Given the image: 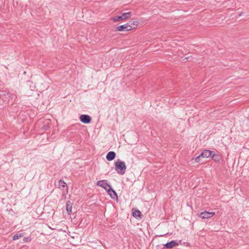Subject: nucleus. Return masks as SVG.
I'll list each match as a JSON object with an SVG mask.
<instances>
[{
	"mask_svg": "<svg viewBox=\"0 0 249 249\" xmlns=\"http://www.w3.org/2000/svg\"><path fill=\"white\" fill-rule=\"evenodd\" d=\"M115 169L117 172L121 175L124 174L126 167L124 162L118 159L115 162Z\"/></svg>",
	"mask_w": 249,
	"mask_h": 249,
	"instance_id": "1",
	"label": "nucleus"
},
{
	"mask_svg": "<svg viewBox=\"0 0 249 249\" xmlns=\"http://www.w3.org/2000/svg\"><path fill=\"white\" fill-rule=\"evenodd\" d=\"M80 121L85 124H89L91 121V118L89 115L82 114L79 117Z\"/></svg>",
	"mask_w": 249,
	"mask_h": 249,
	"instance_id": "2",
	"label": "nucleus"
},
{
	"mask_svg": "<svg viewBox=\"0 0 249 249\" xmlns=\"http://www.w3.org/2000/svg\"><path fill=\"white\" fill-rule=\"evenodd\" d=\"M97 185L100 186L104 188L106 191L107 190V189L111 186L110 184L107 183V180H101L98 181L96 183Z\"/></svg>",
	"mask_w": 249,
	"mask_h": 249,
	"instance_id": "3",
	"label": "nucleus"
},
{
	"mask_svg": "<svg viewBox=\"0 0 249 249\" xmlns=\"http://www.w3.org/2000/svg\"><path fill=\"white\" fill-rule=\"evenodd\" d=\"M215 214L214 212H208L206 211H204L203 212L200 213L199 214V217L202 219H208L212 217Z\"/></svg>",
	"mask_w": 249,
	"mask_h": 249,
	"instance_id": "4",
	"label": "nucleus"
},
{
	"mask_svg": "<svg viewBox=\"0 0 249 249\" xmlns=\"http://www.w3.org/2000/svg\"><path fill=\"white\" fill-rule=\"evenodd\" d=\"M178 243L176 242L174 240H171L169 242H168L165 244H163L162 245L164 246L162 249H164L165 248L167 249H172L173 247H175L176 246H178Z\"/></svg>",
	"mask_w": 249,
	"mask_h": 249,
	"instance_id": "5",
	"label": "nucleus"
},
{
	"mask_svg": "<svg viewBox=\"0 0 249 249\" xmlns=\"http://www.w3.org/2000/svg\"><path fill=\"white\" fill-rule=\"evenodd\" d=\"M108 194L112 199H118V195L116 192L110 186L107 191Z\"/></svg>",
	"mask_w": 249,
	"mask_h": 249,
	"instance_id": "6",
	"label": "nucleus"
},
{
	"mask_svg": "<svg viewBox=\"0 0 249 249\" xmlns=\"http://www.w3.org/2000/svg\"><path fill=\"white\" fill-rule=\"evenodd\" d=\"M213 153V151L209 150H204L200 154V156L202 158H211V154Z\"/></svg>",
	"mask_w": 249,
	"mask_h": 249,
	"instance_id": "7",
	"label": "nucleus"
},
{
	"mask_svg": "<svg viewBox=\"0 0 249 249\" xmlns=\"http://www.w3.org/2000/svg\"><path fill=\"white\" fill-rule=\"evenodd\" d=\"M129 27V25H128V24H125L118 26L116 28V31H121V32L128 31H130Z\"/></svg>",
	"mask_w": 249,
	"mask_h": 249,
	"instance_id": "8",
	"label": "nucleus"
},
{
	"mask_svg": "<svg viewBox=\"0 0 249 249\" xmlns=\"http://www.w3.org/2000/svg\"><path fill=\"white\" fill-rule=\"evenodd\" d=\"M116 157V153L114 151H109L106 155V159L108 161H112Z\"/></svg>",
	"mask_w": 249,
	"mask_h": 249,
	"instance_id": "9",
	"label": "nucleus"
},
{
	"mask_svg": "<svg viewBox=\"0 0 249 249\" xmlns=\"http://www.w3.org/2000/svg\"><path fill=\"white\" fill-rule=\"evenodd\" d=\"M138 21L135 20V21H130L126 24H128V25H129V29L130 30L134 29L136 28L138 25Z\"/></svg>",
	"mask_w": 249,
	"mask_h": 249,
	"instance_id": "10",
	"label": "nucleus"
},
{
	"mask_svg": "<svg viewBox=\"0 0 249 249\" xmlns=\"http://www.w3.org/2000/svg\"><path fill=\"white\" fill-rule=\"evenodd\" d=\"M72 205V204L70 201H68L66 204V211L69 214L71 212Z\"/></svg>",
	"mask_w": 249,
	"mask_h": 249,
	"instance_id": "11",
	"label": "nucleus"
},
{
	"mask_svg": "<svg viewBox=\"0 0 249 249\" xmlns=\"http://www.w3.org/2000/svg\"><path fill=\"white\" fill-rule=\"evenodd\" d=\"M211 158L215 161H219L221 160L220 156L214 152L211 154Z\"/></svg>",
	"mask_w": 249,
	"mask_h": 249,
	"instance_id": "12",
	"label": "nucleus"
},
{
	"mask_svg": "<svg viewBox=\"0 0 249 249\" xmlns=\"http://www.w3.org/2000/svg\"><path fill=\"white\" fill-rule=\"evenodd\" d=\"M58 186H59V188L60 189H62V190H63L65 187H67V185L66 183L62 179H60L59 181Z\"/></svg>",
	"mask_w": 249,
	"mask_h": 249,
	"instance_id": "13",
	"label": "nucleus"
},
{
	"mask_svg": "<svg viewBox=\"0 0 249 249\" xmlns=\"http://www.w3.org/2000/svg\"><path fill=\"white\" fill-rule=\"evenodd\" d=\"M131 15H132L131 12H127V13H123L122 15V18H123V20H125V19H127L129 18H130L131 17Z\"/></svg>",
	"mask_w": 249,
	"mask_h": 249,
	"instance_id": "14",
	"label": "nucleus"
},
{
	"mask_svg": "<svg viewBox=\"0 0 249 249\" xmlns=\"http://www.w3.org/2000/svg\"><path fill=\"white\" fill-rule=\"evenodd\" d=\"M7 96L8 97L7 98L8 100H15L17 99V96L14 94L8 93L7 94Z\"/></svg>",
	"mask_w": 249,
	"mask_h": 249,
	"instance_id": "15",
	"label": "nucleus"
},
{
	"mask_svg": "<svg viewBox=\"0 0 249 249\" xmlns=\"http://www.w3.org/2000/svg\"><path fill=\"white\" fill-rule=\"evenodd\" d=\"M23 236V233H17L13 236V240H16Z\"/></svg>",
	"mask_w": 249,
	"mask_h": 249,
	"instance_id": "16",
	"label": "nucleus"
},
{
	"mask_svg": "<svg viewBox=\"0 0 249 249\" xmlns=\"http://www.w3.org/2000/svg\"><path fill=\"white\" fill-rule=\"evenodd\" d=\"M132 215L134 217H137V216L141 217V213L139 210H137L133 212Z\"/></svg>",
	"mask_w": 249,
	"mask_h": 249,
	"instance_id": "17",
	"label": "nucleus"
},
{
	"mask_svg": "<svg viewBox=\"0 0 249 249\" xmlns=\"http://www.w3.org/2000/svg\"><path fill=\"white\" fill-rule=\"evenodd\" d=\"M112 20H113L114 21L116 22V21H119L121 20H123V19L122 16L121 15V16H117L112 18Z\"/></svg>",
	"mask_w": 249,
	"mask_h": 249,
	"instance_id": "18",
	"label": "nucleus"
},
{
	"mask_svg": "<svg viewBox=\"0 0 249 249\" xmlns=\"http://www.w3.org/2000/svg\"><path fill=\"white\" fill-rule=\"evenodd\" d=\"M50 127L49 123H48L47 124H44L43 125L42 129L43 130H47L49 129Z\"/></svg>",
	"mask_w": 249,
	"mask_h": 249,
	"instance_id": "19",
	"label": "nucleus"
},
{
	"mask_svg": "<svg viewBox=\"0 0 249 249\" xmlns=\"http://www.w3.org/2000/svg\"><path fill=\"white\" fill-rule=\"evenodd\" d=\"M201 156H200V155L198 156H197L195 158V160L196 162H198L199 161V159Z\"/></svg>",
	"mask_w": 249,
	"mask_h": 249,
	"instance_id": "20",
	"label": "nucleus"
},
{
	"mask_svg": "<svg viewBox=\"0 0 249 249\" xmlns=\"http://www.w3.org/2000/svg\"><path fill=\"white\" fill-rule=\"evenodd\" d=\"M31 240V238L30 237H24L23 241L24 242H29Z\"/></svg>",
	"mask_w": 249,
	"mask_h": 249,
	"instance_id": "21",
	"label": "nucleus"
},
{
	"mask_svg": "<svg viewBox=\"0 0 249 249\" xmlns=\"http://www.w3.org/2000/svg\"><path fill=\"white\" fill-rule=\"evenodd\" d=\"M0 98H1V95H0Z\"/></svg>",
	"mask_w": 249,
	"mask_h": 249,
	"instance_id": "22",
	"label": "nucleus"
}]
</instances>
